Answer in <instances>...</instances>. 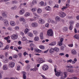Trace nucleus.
<instances>
[{
	"instance_id": "obj_1",
	"label": "nucleus",
	"mask_w": 79,
	"mask_h": 79,
	"mask_svg": "<svg viewBox=\"0 0 79 79\" xmlns=\"http://www.w3.org/2000/svg\"><path fill=\"white\" fill-rule=\"evenodd\" d=\"M54 71L55 73V75L57 77H59V76H63V73L61 71L56 72V68H55Z\"/></svg>"
},
{
	"instance_id": "obj_2",
	"label": "nucleus",
	"mask_w": 79,
	"mask_h": 79,
	"mask_svg": "<svg viewBox=\"0 0 79 79\" xmlns=\"http://www.w3.org/2000/svg\"><path fill=\"white\" fill-rule=\"evenodd\" d=\"M21 40L22 41H23V42L25 41L26 43H28V42L29 43H32V42H33V41H31L27 40V37L25 36L21 38Z\"/></svg>"
},
{
	"instance_id": "obj_3",
	"label": "nucleus",
	"mask_w": 79,
	"mask_h": 79,
	"mask_svg": "<svg viewBox=\"0 0 79 79\" xmlns=\"http://www.w3.org/2000/svg\"><path fill=\"white\" fill-rule=\"evenodd\" d=\"M47 34L48 36H53V31L52 29H50L47 31Z\"/></svg>"
},
{
	"instance_id": "obj_4",
	"label": "nucleus",
	"mask_w": 79,
	"mask_h": 79,
	"mask_svg": "<svg viewBox=\"0 0 79 79\" xmlns=\"http://www.w3.org/2000/svg\"><path fill=\"white\" fill-rule=\"evenodd\" d=\"M18 35L17 34H14L10 36V37L12 40H16L18 39Z\"/></svg>"
},
{
	"instance_id": "obj_5",
	"label": "nucleus",
	"mask_w": 79,
	"mask_h": 79,
	"mask_svg": "<svg viewBox=\"0 0 79 79\" xmlns=\"http://www.w3.org/2000/svg\"><path fill=\"white\" fill-rule=\"evenodd\" d=\"M58 15L59 16L61 17V18H64L66 16V14L63 12H59Z\"/></svg>"
},
{
	"instance_id": "obj_6",
	"label": "nucleus",
	"mask_w": 79,
	"mask_h": 79,
	"mask_svg": "<svg viewBox=\"0 0 79 79\" xmlns=\"http://www.w3.org/2000/svg\"><path fill=\"white\" fill-rule=\"evenodd\" d=\"M49 68L48 65L47 64H44L42 66V69L43 71H47Z\"/></svg>"
},
{
	"instance_id": "obj_7",
	"label": "nucleus",
	"mask_w": 79,
	"mask_h": 79,
	"mask_svg": "<svg viewBox=\"0 0 79 79\" xmlns=\"http://www.w3.org/2000/svg\"><path fill=\"white\" fill-rule=\"evenodd\" d=\"M15 63L13 62H10L9 63L8 67L10 68H13L15 67Z\"/></svg>"
},
{
	"instance_id": "obj_8",
	"label": "nucleus",
	"mask_w": 79,
	"mask_h": 79,
	"mask_svg": "<svg viewBox=\"0 0 79 79\" xmlns=\"http://www.w3.org/2000/svg\"><path fill=\"white\" fill-rule=\"evenodd\" d=\"M38 23L41 24H44L45 23V20L42 19L40 18L39 19Z\"/></svg>"
},
{
	"instance_id": "obj_9",
	"label": "nucleus",
	"mask_w": 79,
	"mask_h": 79,
	"mask_svg": "<svg viewBox=\"0 0 79 79\" xmlns=\"http://www.w3.org/2000/svg\"><path fill=\"white\" fill-rule=\"evenodd\" d=\"M33 27H37L38 26V23L37 22H33L31 24Z\"/></svg>"
},
{
	"instance_id": "obj_10",
	"label": "nucleus",
	"mask_w": 79,
	"mask_h": 79,
	"mask_svg": "<svg viewBox=\"0 0 79 79\" xmlns=\"http://www.w3.org/2000/svg\"><path fill=\"white\" fill-rule=\"evenodd\" d=\"M3 22L4 24L6 26H9V23L8 20H6V19H4L3 20Z\"/></svg>"
},
{
	"instance_id": "obj_11",
	"label": "nucleus",
	"mask_w": 79,
	"mask_h": 79,
	"mask_svg": "<svg viewBox=\"0 0 79 79\" xmlns=\"http://www.w3.org/2000/svg\"><path fill=\"white\" fill-rule=\"evenodd\" d=\"M25 13V10L24 9H22L19 11V14L21 15H23Z\"/></svg>"
},
{
	"instance_id": "obj_12",
	"label": "nucleus",
	"mask_w": 79,
	"mask_h": 79,
	"mask_svg": "<svg viewBox=\"0 0 79 79\" xmlns=\"http://www.w3.org/2000/svg\"><path fill=\"white\" fill-rule=\"evenodd\" d=\"M71 53L73 55H77V52L74 49H73L71 50Z\"/></svg>"
},
{
	"instance_id": "obj_13",
	"label": "nucleus",
	"mask_w": 79,
	"mask_h": 79,
	"mask_svg": "<svg viewBox=\"0 0 79 79\" xmlns=\"http://www.w3.org/2000/svg\"><path fill=\"white\" fill-rule=\"evenodd\" d=\"M39 5L40 6H46L47 5V3L44 2L43 1H41L39 2Z\"/></svg>"
},
{
	"instance_id": "obj_14",
	"label": "nucleus",
	"mask_w": 79,
	"mask_h": 79,
	"mask_svg": "<svg viewBox=\"0 0 79 79\" xmlns=\"http://www.w3.org/2000/svg\"><path fill=\"white\" fill-rule=\"evenodd\" d=\"M2 69L4 71H6V70H8V65L7 64L4 65L3 66Z\"/></svg>"
},
{
	"instance_id": "obj_15",
	"label": "nucleus",
	"mask_w": 79,
	"mask_h": 79,
	"mask_svg": "<svg viewBox=\"0 0 79 79\" xmlns=\"http://www.w3.org/2000/svg\"><path fill=\"white\" fill-rule=\"evenodd\" d=\"M10 24L11 26H15L16 23L14 21H11L10 22Z\"/></svg>"
},
{
	"instance_id": "obj_16",
	"label": "nucleus",
	"mask_w": 79,
	"mask_h": 79,
	"mask_svg": "<svg viewBox=\"0 0 79 79\" xmlns=\"http://www.w3.org/2000/svg\"><path fill=\"white\" fill-rule=\"evenodd\" d=\"M55 20L57 22H59L61 21V18L58 16H57L55 18Z\"/></svg>"
},
{
	"instance_id": "obj_17",
	"label": "nucleus",
	"mask_w": 79,
	"mask_h": 79,
	"mask_svg": "<svg viewBox=\"0 0 79 79\" xmlns=\"http://www.w3.org/2000/svg\"><path fill=\"white\" fill-rule=\"evenodd\" d=\"M28 35L30 37H34V34L31 32H29L27 33Z\"/></svg>"
},
{
	"instance_id": "obj_18",
	"label": "nucleus",
	"mask_w": 79,
	"mask_h": 79,
	"mask_svg": "<svg viewBox=\"0 0 79 79\" xmlns=\"http://www.w3.org/2000/svg\"><path fill=\"white\" fill-rule=\"evenodd\" d=\"M19 22H25L26 20L24 19L23 17H20L19 19Z\"/></svg>"
},
{
	"instance_id": "obj_19",
	"label": "nucleus",
	"mask_w": 79,
	"mask_h": 79,
	"mask_svg": "<svg viewBox=\"0 0 79 79\" xmlns=\"http://www.w3.org/2000/svg\"><path fill=\"white\" fill-rule=\"evenodd\" d=\"M37 8L36 7H32L31 10L32 12H35L37 11Z\"/></svg>"
},
{
	"instance_id": "obj_20",
	"label": "nucleus",
	"mask_w": 79,
	"mask_h": 79,
	"mask_svg": "<svg viewBox=\"0 0 79 79\" xmlns=\"http://www.w3.org/2000/svg\"><path fill=\"white\" fill-rule=\"evenodd\" d=\"M37 12L38 14H40L42 12V9L39 8L37 9Z\"/></svg>"
},
{
	"instance_id": "obj_21",
	"label": "nucleus",
	"mask_w": 79,
	"mask_h": 79,
	"mask_svg": "<svg viewBox=\"0 0 79 79\" xmlns=\"http://www.w3.org/2000/svg\"><path fill=\"white\" fill-rule=\"evenodd\" d=\"M30 31V29H29L28 28H26L25 29L24 31V33L25 34H27L28 32H29V31Z\"/></svg>"
},
{
	"instance_id": "obj_22",
	"label": "nucleus",
	"mask_w": 79,
	"mask_h": 79,
	"mask_svg": "<svg viewBox=\"0 0 79 79\" xmlns=\"http://www.w3.org/2000/svg\"><path fill=\"white\" fill-rule=\"evenodd\" d=\"M33 33L35 35H38V31L36 30H33Z\"/></svg>"
},
{
	"instance_id": "obj_23",
	"label": "nucleus",
	"mask_w": 79,
	"mask_h": 79,
	"mask_svg": "<svg viewBox=\"0 0 79 79\" xmlns=\"http://www.w3.org/2000/svg\"><path fill=\"white\" fill-rule=\"evenodd\" d=\"M56 44V42H53L52 43L49 44V45L50 46H54V45H55Z\"/></svg>"
},
{
	"instance_id": "obj_24",
	"label": "nucleus",
	"mask_w": 79,
	"mask_h": 79,
	"mask_svg": "<svg viewBox=\"0 0 79 79\" xmlns=\"http://www.w3.org/2000/svg\"><path fill=\"white\" fill-rule=\"evenodd\" d=\"M30 13L28 12H26L24 15V16L25 17H28V16H30Z\"/></svg>"
},
{
	"instance_id": "obj_25",
	"label": "nucleus",
	"mask_w": 79,
	"mask_h": 79,
	"mask_svg": "<svg viewBox=\"0 0 79 79\" xmlns=\"http://www.w3.org/2000/svg\"><path fill=\"white\" fill-rule=\"evenodd\" d=\"M45 8L47 11H50L51 10V8L49 6L45 7Z\"/></svg>"
},
{
	"instance_id": "obj_26",
	"label": "nucleus",
	"mask_w": 79,
	"mask_h": 79,
	"mask_svg": "<svg viewBox=\"0 0 79 79\" xmlns=\"http://www.w3.org/2000/svg\"><path fill=\"white\" fill-rule=\"evenodd\" d=\"M2 61L4 62V63H7V62L8 61V59L6 58H4L3 59H2Z\"/></svg>"
},
{
	"instance_id": "obj_27",
	"label": "nucleus",
	"mask_w": 79,
	"mask_h": 79,
	"mask_svg": "<svg viewBox=\"0 0 79 79\" xmlns=\"http://www.w3.org/2000/svg\"><path fill=\"white\" fill-rule=\"evenodd\" d=\"M22 73L23 74V79H26V72H23Z\"/></svg>"
},
{
	"instance_id": "obj_28",
	"label": "nucleus",
	"mask_w": 79,
	"mask_h": 79,
	"mask_svg": "<svg viewBox=\"0 0 79 79\" xmlns=\"http://www.w3.org/2000/svg\"><path fill=\"white\" fill-rule=\"evenodd\" d=\"M37 0H33L32 2V4L34 5H37Z\"/></svg>"
},
{
	"instance_id": "obj_29",
	"label": "nucleus",
	"mask_w": 79,
	"mask_h": 79,
	"mask_svg": "<svg viewBox=\"0 0 79 79\" xmlns=\"http://www.w3.org/2000/svg\"><path fill=\"white\" fill-rule=\"evenodd\" d=\"M54 52V48H51L49 49V53H53Z\"/></svg>"
},
{
	"instance_id": "obj_30",
	"label": "nucleus",
	"mask_w": 79,
	"mask_h": 79,
	"mask_svg": "<svg viewBox=\"0 0 79 79\" xmlns=\"http://www.w3.org/2000/svg\"><path fill=\"white\" fill-rule=\"evenodd\" d=\"M67 71L69 72V73H72L74 72V70L73 69H67Z\"/></svg>"
},
{
	"instance_id": "obj_31",
	"label": "nucleus",
	"mask_w": 79,
	"mask_h": 79,
	"mask_svg": "<svg viewBox=\"0 0 79 79\" xmlns=\"http://www.w3.org/2000/svg\"><path fill=\"white\" fill-rule=\"evenodd\" d=\"M35 41H39V37L38 36H36L34 38Z\"/></svg>"
},
{
	"instance_id": "obj_32",
	"label": "nucleus",
	"mask_w": 79,
	"mask_h": 79,
	"mask_svg": "<svg viewBox=\"0 0 79 79\" xmlns=\"http://www.w3.org/2000/svg\"><path fill=\"white\" fill-rule=\"evenodd\" d=\"M44 34H43V32H41L40 33V39H44Z\"/></svg>"
},
{
	"instance_id": "obj_33",
	"label": "nucleus",
	"mask_w": 79,
	"mask_h": 79,
	"mask_svg": "<svg viewBox=\"0 0 79 79\" xmlns=\"http://www.w3.org/2000/svg\"><path fill=\"white\" fill-rule=\"evenodd\" d=\"M74 38L76 39H79V35H75L74 36Z\"/></svg>"
},
{
	"instance_id": "obj_34",
	"label": "nucleus",
	"mask_w": 79,
	"mask_h": 79,
	"mask_svg": "<svg viewBox=\"0 0 79 79\" xmlns=\"http://www.w3.org/2000/svg\"><path fill=\"white\" fill-rule=\"evenodd\" d=\"M54 51H55L56 52H59V51L60 50V49H59V48H57V47L54 48Z\"/></svg>"
},
{
	"instance_id": "obj_35",
	"label": "nucleus",
	"mask_w": 79,
	"mask_h": 79,
	"mask_svg": "<svg viewBox=\"0 0 79 79\" xmlns=\"http://www.w3.org/2000/svg\"><path fill=\"white\" fill-rule=\"evenodd\" d=\"M39 62L40 63H44V60H43V59L42 58H39Z\"/></svg>"
},
{
	"instance_id": "obj_36",
	"label": "nucleus",
	"mask_w": 79,
	"mask_h": 79,
	"mask_svg": "<svg viewBox=\"0 0 79 79\" xmlns=\"http://www.w3.org/2000/svg\"><path fill=\"white\" fill-rule=\"evenodd\" d=\"M69 24L70 25L73 26L74 24V22L73 21L71 20L69 22Z\"/></svg>"
},
{
	"instance_id": "obj_37",
	"label": "nucleus",
	"mask_w": 79,
	"mask_h": 79,
	"mask_svg": "<svg viewBox=\"0 0 79 79\" xmlns=\"http://www.w3.org/2000/svg\"><path fill=\"white\" fill-rule=\"evenodd\" d=\"M36 46L32 43H31L30 45V47H35Z\"/></svg>"
},
{
	"instance_id": "obj_38",
	"label": "nucleus",
	"mask_w": 79,
	"mask_h": 79,
	"mask_svg": "<svg viewBox=\"0 0 79 79\" xmlns=\"http://www.w3.org/2000/svg\"><path fill=\"white\" fill-rule=\"evenodd\" d=\"M2 15L4 18H7V15L6 14V13H3L2 14Z\"/></svg>"
},
{
	"instance_id": "obj_39",
	"label": "nucleus",
	"mask_w": 79,
	"mask_h": 79,
	"mask_svg": "<svg viewBox=\"0 0 79 79\" xmlns=\"http://www.w3.org/2000/svg\"><path fill=\"white\" fill-rule=\"evenodd\" d=\"M15 31H19V26H16L15 28Z\"/></svg>"
},
{
	"instance_id": "obj_40",
	"label": "nucleus",
	"mask_w": 79,
	"mask_h": 79,
	"mask_svg": "<svg viewBox=\"0 0 79 79\" xmlns=\"http://www.w3.org/2000/svg\"><path fill=\"white\" fill-rule=\"evenodd\" d=\"M39 48L40 49H42V50H44L45 49V47L43 45L40 46Z\"/></svg>"
},
{
	"instance_id": "obj_41",
	"label": "nucleus",
	"mask_w": 79,
	"mask_h": 79,
	"mask_svg": "<svg viewBox=\"0 0 79 79\" xmlns=\"http://www.w3.org/2000/svg\"><path fill=\"white\" fill-rule=\"evenodd\" d=\"M67 8L68 7L67 6H63L62 8H61V10H62V11H64V10H66V9H67Z\"/></svg>"
},
{
	"instance_id": "obj_42",
	"label": "nucleus",
	"mask_w": 79,
	"mask_h": 79,
	"mask_svg": "<svg viewBox=\"0 0 79 79\" xmlns=\"http://www.w3.org/2000/svg\"><path fill=\"white\" fill-rule=\"evenodd\" d=\"M62 42L60 41L58 42L57 43V45H59V46H61V45H62Z\"/></svg>"
},
{
	"instance_id": "obj_43",
	"label": "nucleus",
	"mask_w": 79,
	"mask_h": 79,
	"mask_svg": "<svg viewBox=\"0 0 79 79\" xmlns=\"http://www.w3.org/2000/svg\"><path fill=\"white\" fill-rule=\"evenodd\" d=\"M16 8H17L16 6H14L11 8V10H16Z\"/></svg>"
},
{
	"instance_id": "obj_44",
	"label": "nucleus",
	"mask_w": 79,
	"mask_h": 79,
	"mask_svg": "<svg viewBox=\"0 0 79 79\" xmlns=\"http://www.w3.org/2000/svg\"><path fill=\"white\" fill-rule=\"evenodd\" d=\"M64 78H66V77H67V73L64 72Z\"/></svg>"
},
{
	"instance_id": "obj_45",
	"label": "nucleus",
	"mask_w": 79,
	"mask_h": 79,
	"mask_svg": "<svg viewBox=\"0 0 79 79\" xmlns=\"http://www.w3.org/2000/svg\"><path fill=\"white\" fill-rule=\"evenodd\" d=\"M5 58L4 56L3 55H0V58L1 59L3 60Z\"/></svg>"
},
{
	"instance_id": "obj_46",
	"label": "nucleus",
	"mask_w": 79,
	"mask_h": 79,
	"mask_svg": "<svg viewBox=\"0 0 79 79\" xmlns=\"http://www.w3.org/2000/svg\"><path fill=\"white\" fill-rule=\"evenodd\" d=\"M60 49L62 51H64V47L63 46H61L60 48Z\"/></svg>"
},
{
	"instance_id": "obj_47",
	"label": "nucleus",
	"mask_w": 79,
	"mask_h": 79,
	"mask_svg": "<svg viewBox=\"0 0 79 79\" xmlns=\"http://www.w3.org/2000/svg\"><path fill=\"white\" fill-rule=\"evenodd\" d=\"M23 55L24 56H26V55H28V53H27V52H25L23 53Z\"/></svg>"
},
{
	"instance_id": "obj_48",
	"label": "nucleus",
	"mask_w": 79,
	"mask_h": 79,
	"mask_svg": "<svg viewBox=\"0 0 79 79\" xmlns=\"http://www.w3.org/2000/svg\"><path fill=\"white\" fill-rule=\"evenodd\" d=\"M48 14H44V17H45V18H47L48 17Z\"/></svg>"
},
{
	"instance_id": "obj_49",
	"label": "nucleus",
	"mask_w": 79,
	"mask_h": 79,
	"mask_svg": "<svg viewBox=\"0 0 79 79\" xmlns=\"http://www.w3.org/2000/svg\"><path fill=\"white\" fill-rule=\"evenodd\" d=\"M10 39V36H8L7 37L4 38V39H5V40H8V39Z\"/></svg>"
},
{
	"instance_id": "obj_50",
	"label": "nucleus",
	"mask_w": 79,
	"mask_h": 79,
	"mask_svg": "<svg viewBox=\"0 0 79 79\" xmlns=\"http://www.w3.org/2000/svg\"><path fill=\"white\" fill-rule=\"evenodd\" d=\"M68 68H71L72 69H73L74 68V67L72 65H69L67 66Z\"/></svg>"
},
{
	"instance_id": "obj_51",
	"label": "nucleus",
	"mask_w": 79,
	"mask_h": 79,
	"mask_svg": "<svg viewBox=\"0 0 79 79\" xmlns=\"http://www.w3.org/2000/svg\"><path fill=\"white\" fill-rule=\"evenodd\" d=\"M34 19H35V21L37 19V15H35L34 17Z\"/></svg>"
},
{
	"instance_id": "obj_52",
	"label": "nucleus",
	"mask_w": 79,
	"mask_h": 79,
	"mask_svg": "<svg viewBox=\"0 0 79 79\" xmlns=\"http://www.w3.org/2000/svg\"><path fill=\"white\" fill-rule=\"evenodd\" d=\"M68 29V28L67 27H64L63 28V30L64 31H66Z\"/></svg>"
},
{
	"instance_id": "obj_53",
	"label": "nucleus",
	"mask_w": 79,
	"mask_h": 79,
	"mask_svg": "<svg viewBox=\"0 0 79 79\" xmlns=\"http://www.w3.org/2000/svg\"><path fill=\"white\" fill-rule=\"evenodd\" d=\"M3 46V44L2 43L1 41H0V48L2 47Z\"/></svg>"
},
{
	"instance_id": "obj_54",
	"label": "nucleus",
	"mask_w": 79,
	"mask_h": 79,
	"mask_svg": "<svg viewBox=\"0 0 79 79\" xmlns=\"http://www.w3.org/2000/svg\"><path fill=\"white\" fill-rule=\"evenodd\" d=\"M20 68H21V67L19 65L17 67V71H19L20 69Z\"/></svg>"
},
{
	"instance_id": "obj_55",
	"label": "nucleus",
	"mask_w": 79,
	"mask_h": 79,
	"mask_svg": "<svg viewBox=\"0 0 79 79\" xmlns=\"http://www.w3.org/2000/svg\"><path fill=\"white\" fill-rule=\"evenodd\" d=\"M30 68H31V66L30 65H28L26 68L27 69V70H29V69Z\"/></svg>"
},
{
	"instance_id": "obj_56",
	"label": "nucleus",
	"mask_w": 79,
	"mask_h": 79,
	"mask_svg": "<svg viewBox=\"0 0 79 79\" xmlns=\"http://www.w3.org/2000/svg\"><path fill=\"white\" fill-rule=\"evenodd\" d=\"M39 49L37 48H35L34 49V52H38Z\"/></svg>"
},
{
	"instance_id": "obj_57",
	"label": "nucleus",
	"mask_w": 79,
	"mask_h": 79,
	"mask_svg": "<svg viewBox=\"0 0 79 79\" xmlns=\"http://www.w3.org/2000/svg\"><path fill=\"white\" fill-rule=\"evenodd\" d=\"M69 47H73V44H69L68 45Z\"/></svg>"
},
{
	"instance_id": "obj_58",
	"label": "nucleus",
	"mask_w": 79,
	"mask_h": 79,
	"mask_svg": "<svg viewBox=\"0 0 79 79\" xmlns=\"http://www.w3.org/2000/svg\"><path fill=\"white\" fill-rule=\"evenodd\" d=\"M13 57L14 58H18V55H14L13 56Z\"/></svg>"
},
{
	"instance_id": "obj_59",
	"label": "nucleus",
	"mask_w": 79,
	"mask_h": 79,
	"mask_svg": "<svg viewBox=\"0 0 79 79\" xmlns=\"http://www.w3.org/2000/svg\"><path fill=\"white\" fill-rule=\"evenodd\" d=\"M73 27V25H70L69 27V29H70V30H72Z\"/></svg>"
},
{
	"instance_id": "obj_60",
	"label": "nucleus",
	"mask_w": 79,
	"mask_h": 79,
	"mask_svg": "<svg viewBox=\"0 0 79 79\" xmlns=\"http://www.w3.org/2000/svg\"><path fill=\"white\" fill-rule=\"evenodd\" d=\"M52 19L50 18H48L47 19V21L48 23H51V21Z\"/></svg>"
},
{
	"instance_id": "obj_61",
	"label": "nucleus",
	"mask_w": 79,
	"mask_h": 79,
	"mask_svg": "<svg viewBox=\"0 0 79 79\" xmlns=\"http://www.w3.org/2000/svg\"><path fill=\"white\" fill-rule=\"evenodd\" d=\"M33 69V71H37V67L35 66Z\"/></svg>"
},
{
	"instance_id": "obj_62",
	"label": "nucleus",
	"mask_w": 79,
	"mask_h": 79,
	"mask_svg": "<svg viewBox=\"0 0 79 79\" xmlns=\"http://www.w3.org/2000/svg\"><path fill=\"white\" fill-rule=\"evenodd\" d=\"M72 59H70L67 61V63H71L72 62Z\"/></svg>"
},
{
	"instance_id": "obj_63",
	"label": "nucleus",
	"mask_w": 79,
	"mask_h": 79,
	"mask_svg": "<svg viewBox=\"0 0 79 79\" xmlns=\"http://www.w3.org/2000/svg\"><path fill=\"white\" fill-rule=\"evenodd\" d=\"M76 27L77 28H79V23H77L76 25Z\"/></svg>"
},
{
	"instance_id": "obj_64",
	"label": "nucleus",
	"mask_w": 79,
	"mask_h": 79,
	"mask_svg": "<svg viewBox=\"0 0 79 79\" xmlns=\"http://www.w3.org/2000/svg\"><path fill=\"white\" fill-rule=\"evenodd\" d=\"M29 21H30L31 22V21H35V20L34 19L32 18V19H30Z\"/></svg>"
}]
</instances>
